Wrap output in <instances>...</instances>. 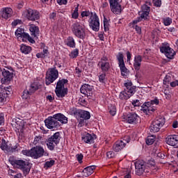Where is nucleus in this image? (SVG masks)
Instances as JSON below:
<instances>
[{
  "label": "nucleus",
  "mask_w": 178,
  "mask_h": 178,
  "mask_svg": "<svg viewBox=\"0 0 178 178\" xmlns=\"http://www.w3.org/2000/svg\"><path fill=\"white\" fill-rule=\"evenodd\" d=\"M67 117L62 113H57L48 117L44 120V124L47 129L58 130L60 129V126H63V124H67Z\"/></svg>",
  "instance_id": "nucleus-1"
},
{
  "label": "nucleus",
  "mask_w": 178,
  "mask_h": 178,
  "mask_svg": "<svg viewBox=\"0 0 178 178\" xmlns=\"http://www.w3.org/2000/svg\"><path fill=\"white\" fill-rule=\"evenodd\" d=\"M22 154L26 156H31L33 159H38L39 158H42V156H49V153L45 151L42 146L40 145H36L31 149H24L22 151Z\"/></svg>",
  "instance_id": "nucleus-2"
},
{
  "label": "nucleus",
  "mask_w": 178,
  "mask_h": 178,
  "mask_svg": "<svg viewBox=\"0 0 178 178\" xmlns=\"http://www.w3.org/2000/svg\"><path fill=\"white\" fill-rule=\"evenodd\" d=\"M70 111L71 113L79 120V126L80 127H83V126L87 123V120L91 119V113L90 111L77 109L76 108H72Z\"/></svg>",
  "instance_id": "nucleus-3"
},
{
  "label": "nucleus",
  "mask_w": 178,
  "mask_h": 178,
  "mask_svg": "<svg viewBox=\"0 0 178 178\" xmlns=\"http://www.w3.org/2000/svg\"><path fill=\"white\" fill-rule=\"evenodd\" d=\"M9 162L12 166L17 168V169H19V170H22L24 176H27V175L30 173V170H31V165L27 161L10 158Z\"/></svg>",
  "instance_id": "nucleus-4"
},
{
  "label": "nucleus",
  "mask_w": 178,
  "mask_h": 178,
  "mask_svg": "<svg viewBox=\"0 0 178 178\" xmlns=\"http://www.w3.org/2000/svg\"><path fill=\"white\" fill-rule=\"evenodd\" d=\"M151 13V7L147 4H143L140 7V10L138 12L139 17L132 21V24H138L141 22H149Z\"/></svg>",
  "instance_id": "nucleus-5"
},
{
  "label": "nucleus",
  "mask_w": 178,
  "mask_h": 178,
  "mask_svg": "<svg viewBox=\"0 0 178 178\" xmlns=\"http://www.w3.org/2000/svg\"><path fill=\"white\" fill-rule=\"evenodd\" d=\"M68 82L69 81L67 79H60L56 83L55 93L60 101H62L69 92L67 88H65V84H67Z\"/></svg>",
  "instance_id": "nucleus-6"
},
{
  "label": "nucleus",
  "mask_w": 178,
  "mask_h": 178,
  "mask_svg": "<svg viewBox=\"0 0 178 178\" xmlns=\"http://www.w3.org/2000/svg\"><path fill=\"white\" fill-rule=\"evenodd\" d=\"M125 87L124 90L122 91L119 95L120 99H129L131 97H133L134 94H136V86H133L131 81H128L124 83Z\"/></svg>",
  "instance_id": "nucleus-7"
},
{
  "label": "nucleus",
  "mask_w": 178,
  "mask_h": 178,
  "mask_svg": "<svg viewBox=\"0 0 178 178\" xmlns=\"http://www.w3.org/2000/svg\"><path fill=\"white\" fill-rule=\"evenodd\" d=\"M154 105H159V99L158 97H155L150 102H145L140 106V111L145 113V115H152V113L156 111V106Z\"/></svg>",
  "instance_id": "nucleus-8"
},
{
  "label": "nucleus",
  "mask_w": 178,
  "mask_h": 178,
  "mask_svg": "<svg viewBox=\"0 0 178 178\" xmlns=\"http://www.w3.org/2000/svg\"><path fill=\"white\" fill-rule=\"evenodd\" d=\"M60 132H56L51 136H49L45 140L44 143L46 144L47 149L49 151H55V148L58 147L59 143H60Z\"/></svg>",
  "instance_id": "nucleus-9"
},
{
  "label": "nucleus",
  "mask_w": 178,
  "mask_h": 178,
  "mask_svg": "<svg viewBox=\"0 0 178 178\" xmlns=\"http://www.w3.org/2000/svg\"><path fill=\"white\" fill-rule=\"evenodd\" d=\"M40 88L41 83H40V82L34 81L31 83L30 85L27 86L25 90L22 92V99H30V97Z\"/></svg>",
  "instance_id": "nucleus-10"
},
{
  "label": "nucleus",
  "mask_w": 178,
  "mask_h": 178,
  "mask_svg": "<svg viewBox=\"0 0 178 178\" xmlns=\"http://www.w3.org/2000/svg\"><path fill=\"white\" fill-rule=\"evenodd\" d=\"M13 72H15V70H13V67L10 65H7L6 68L0 67V73H1L3 76L1 79V83L3 84H6L13 80Z\"/></svg>",
  "instance_id": "nucleus-11"
},
{
  "label": "nucleus",
  "mask_w": 178,
  "mask_h": 178,
  "mask_svg": "<svg viewBox=\"0 0 178 178\" xmlns=\"http://www.w3.org/2000/svg\"><path fill=\"white\" fill-rule=\"evenodd\" d=\"M59 77V71L56 67L49 68L46 72L45 84L46 86H51Z\"/></svg>",
  "instance_id": "nucleus-12"
},
{
  "label": "nucleus",
  "mask_w": 178,
  "mask_h": 178,
  "mask_svg": "<svg viewBox=\"0 0 178 178\" xmlns=\"http://www.w3.org/2000/svg\"><path fill=\"white\" fill-rule=\"evenodd\" d=\"M98 67L102 71V73H109L112 67V64L109 62V58L106 56H103L97 63Z\"/></svg>",
  "instance_id": "nucleus-13"
},
{
  "label": "nucleus",
  "mask_w": 178,
  "mask_h": 178,
  "mask_svg": "<svg viewBox=\"0 0 178 178\" xmlns=\"http://www.w3.org/2000/svg\"><path fill=\"white\" fill-rule=\"evenodd\" d=\"M72 32L77 38H80V40H86V29H84V26L79 22L73 24Z\"/></svg>",
  "instance_id": "nucleus-14"
},
{
  "label": "nucleus",
  "mask_w": 178,
  "mask_h": 178,
  "mask_svg": "<svg viewBox=\"0 0 178 178\" xmlns=\"http://www.w3.org/2000/svg\"><path fill=\"white\" fill-rule=\"evenodd\" d=\"M15 34L17 39L22 38L23 42L29 41V42L31 44H35V40H34V39L30 36V34L26 33L24 29L18 28L15 31Z\"/></svg>",
  "instance_id": "nucleus-15"
},
{
  "label": "nucleus",
  "mask_w": 178,
  "mask_h": 178,
  "mask_svg": "<svg viewBox=\"0 0 178 178\" xmlns=\"http://www.w3.org/2000/svg\"><path fill=\"white\" fill-rule=\"evenodd\" d=\"M165 124V118L162 117H157L151 124L149 130L151 133H158L161 128Z\"/></svg>",
  "instance_id": "nucleus-16"
},
{
  "label": "nucleus",
  "mask_w": 178,
  "mask_h": 178,
  "mask_svg": "<svg viewBox=\"0 0 178 178\" xmlns=\"http://www.w3.org/2000/svg\"><path fill=\"white\" fill-rule=\"evenodd\" d=\"M160 52L164 54L168 59H173L176 55V51L170 47L168 42L162 43V46L160 47Z\"/></svg>",
  "instance_id": "nucleus-17"
},
{
  "label": "nucleus",
  "mask_w": 178,
  "mask_h": 178,
  "mask_svg": "<svg viewBox=\"0 0 178 178\" xmlns=\"http://www.w3.org/2000/svg\"><path fill=\"white\" fill-rule=\"evenodd\" d=\"M23 16L31 22H35V20H40V12L31 8H28L24 10L22 13Z\"/></svg>",
  "instance_id": "nucleus-18"
},
{
  "label": "nucleus",
  "mask_w": 178,
  "mask_h": 178,
  "mask_svg": "<svg viewBox=\"0 0 178 178\" xmlns=\"http://www.w3.org/2000/svg\"><path fill=\"white\" fill-rule=\"evenodd\" d=\"M110 9L114 15H120L122 13V4L120 0H108Z\"/></svg>",
  "instance_id": "nucleus-19"
},
{
  "label": "nucleus",
  "mask_w": 178,
  "mask_h": 178,
  "mask_svg": "<svg viewBox=\"0 0 178 178\" xmlns=\"http://www.w3.org/2000/svg\"><path fill=\"white\" fill-rule=\"evenodd\" d=\"M89 26L93 31H99V17L97 15V13H94L93 16H91L88 20Z\"/></svg>",
  "instance_id": "nucleus-20"
},
{
  "label": "nucleus",
  "mask_w": 178,
  "mask_h": 178,
  "mask_svg": "<svg viewBox=\"0 0 178 178\" xmlns=\"http://www.w3.org/2000/svg\"><path fill=\"white\" fill-rule=\"evenodd\" d=\"M13 92L12 86H7L1 88L0 92V104L6 102V99Z\"/></svg>",
  "instance_id": "nucleus-21"
},
{
  "label": "nucleus",
  "mask_w": 178,
  "mask_h": 178,
  "mask_svg": "<svg viewBox=\"0 0 178 178\" xmlns=\"http://www.w3.org/2000/svg\"><path fill=\"white\" fill-rule=\"evenodd\" d=\"M140 120V116L136 113H129L125 117V121L129 124H137Z\"/></svg>",
  "instance_id": "nucleus-22"
},
{
  "label": "nucleus",
  "mask_w": 178,
  "mask_h": 178,
  "mask_svg": "<svg viewBox=\"0 0 178 178\" xmlns=\"http://www.w3.org/2000/svg\"><path fill=\"white\" fill-rule=\"evenodd\" d=\"M97 138L96 134H88V132H83L81 134V140L86 144H92L94 140Z\"/></svg>",
  "instance_id": "nucleus-23"
},
{
  "label": "nucleus",
  "mask_w": 178,
  "mask_h": 178,
  "mask_svg": "<svg viewBox=\"0 0 178 178\" xmlns=\"http://www.w3.org/2000/svg\"><path fill=\"white\" fill-rule=\"evenodd\" d=\"M165 143L168 145L174 147V148H178V136L177 135H169L165 138Z\"/></svg>",
  "instance_id": "nucleus-24"
},
{
  "label": "nucleus",
  "mask_w": 178,
  "mask_h": 178,
  "mask_svg": "<svg viewBox=\"0 0 178 178\" xmlns=\"http://www.w3.org/2000/svg\"><path fill=\"white\" fill-rule=\"evenodd\" d=\"M94 90V86H90L88 83H85L81 86L80 88V91L81 94L84 95H87L88 98L91 97V92Z\"/></svg>",
  "instance_id": "nucleus-25"
},
{
  "label": "nucleus",
  "mask_w": 178,
  "mask_h": 178,
  "mask_svg": "<svg viewBox=\"0 0 178 178\" xmlns=\"http://www.w3.org/2000/svg\"><path fill=\"white\" fill-rule=\"evenodd\" d=\"M136 173L138 176H141L145 171V164L144 161H136L135 163Z\"/></svg>",
  "instance_id": "nucleus-26"
},
{
  "label": "nucleus",
  "mask_w": 178,
  "mask_h": 178,
  "mask_svg": "<svg viewBox=\"0 0 178 178\" xmlns=\"http://www.w3.org/2000/svg\"><path fill=\"white\" fill-rule=\"evenodd\" d=\"M29 31L33 40H34V38H38V35H40V28L38 26L35 24H31L29 26Z\"/></svg>",
  "instance_id": "nucleus-27"
},
{
  "label": "nucleus",
  "mask_w": 178,
  "mask_h": 178,
  "mask_svg": "<svg viewBox=\"0 0 178 178\" xmlns=\"http://www.w3.org/2000/svg\"><path fill=\"white\" fill-rule=\"evenodd\" d=\"M13 14V10L9 7L3 8L1 9V17L5 19V20H8L9 17H12Z\"/></svg>",
  "instance_id": "nucleus-28"
},
{
  "label": "nucleus",
  "mask_w": 178,
  "mask_h": 178,
  "mask_svg": "<svg viewBox=\"0 0 178 178\" xmlns=\"http://www.w3.org/2000/svg\"><path fill=\"white\" fill-rule=\"evenodd\" d=\"M141 62H143V57L140 55H136L134 59V67L136 72H139L141 67Z\"/></svg>",
  "instance_id": "nucleus-29"
},
{
  "label": "nucleus",
  "mask_w": 178,
  "mask_h": 178,
  "mask_svg": "<svg viewBox=\"0 0 178 178\" xmlns=\"http://www.w3.org/2000/svg\"><path fill=\"white\" fill-rule=\"evenodd\" d=\"M126 147V143L123 140H118L113 145V149L115 152H119L121 149Z\"/></svg>",
  "instance_id": "nucleus-30"
},
{
  "label": "nucleus",
  "mask_w": 178,
  "mask_h": 178,
  "mask_svg": "<svg viewBox=\"0 0 178 178\" xmlns=\"http://www.w3.org/2000/svg\"><path fill=\"white\" fill-rule=\"evenodd\" d=\"M95 169V165H90L85 168L83 170V176L85 177H88V176H91L92 174L94 173V170Z\"/></svg>",
  "instance_id": "nucleus-31"
},
{
  "label": "nucleus",
  "mask_w": 178,
  "mask_h": 178,
  "mask_svg": "<svg viewBox=\"0 0 178 178\" xmlns=\"http://www.w3.org/2000/svg\"><path fill=\"white\" fill-rule=\"evenodd\" d=\"M11 145L12 144L9 143V141H6L4 138H2L0 148L2 149V151H6V152H9V151H10Z\"/></svg>",
  "instance_id": "nucleus-32"
},
{
  "label": "nucleus",
  "mask_w": 178,
  "mask_h": 178,
  "mask_svg": "<svg viewBox=\"0 0 178 178\" xmlns=\"http://www.w3.org/2000/svg\"><path fill=\"white\" fill-rule=\"evenodd\" d=\"M49 55V51H48V47L44 48L42 51L40 53H38L36 54V57L38 59H44V58H48V56Z\"/></svg>",
  "instance_id": "nucleus-33"
},
{
  "label": "nucleus",
  "mask_w": 178,
  "mask_h": 178,
  "mask_svg": "<svg viewBox=\"0 0 178 178\" xmlns=\"http://www.w3.org/2000/svg\"><path fill=\"white\" fill-rule=\"evenodd\" d=\"M65 44L70 48H76V40L72 36H69L67 38Z\"/></svg>",
  "instance_id": "nucleus-34"
},
{
  "label": "nucleus",
  "mask_w": 178,
  "mask_h": 178,
  "mask_svg": "<svg viewBox=\"0 0 178 178\" xmlns=\"http://www.w3.org/2000/svg\"><path fill=\"white\" fill-rule=\"evenodd\" d=\"M20 51L22 54H24V55H29V54L31 52V47L22 44L20 45Z\"/></svg>",
  "instance_id": "nucleus-35"
},
{
  "label": "nucleus",
  "mask_w": 178,
  "mask_h": 178,
  "mask_svg": "<svg viewBox=\"0 0 178 178\" xmlns=\"http://www.w3.org/2000/svg\"><path fill=\"white\" fill-rule=\"evenodd\" d=\"M116 58L118 62V65L124 64V56L123 55V52H118Z\"/></svg>",
  "instance_id": "nucleus-36"
},
{
  "label": "nucleus",
  "mask_w": 178,
  "mask_h": 178,
  "mask_svg": "<svg viewBox=\"0 0 178 178\" xmlns=\"http://www.w3.org/2000/svg\"><path fill=\"white\" fill-rule=\"evenodd\" d=\"M44 138H42V135H38L35 136L34 140H33V144L35 145H37V144H42L44 145V141H42Z\"/></svg>",
  "instance_id": "nucleus-37"
},
{
  "label": "nucleus",
  "mask_w": 178,
  "mask_h": 178,
  "mask_svg": "<svg viewBox=\"0 0 178 178\" xmlns=\"http://www.w3.org/2000/svg\"><path fill=\"white\" fill-rule=\"evenodd\" d=\"M120 67V70L121 72V76H122L123 77H124L126 76V74H127V67H126V65L124 64H120L118 65Z\"/></svg>",
  "instance_id": "nucleus-38"
},
{
  "label": "nucleus",
  "mask_w": 178,
  "mask_h": 178,
  "mask_svg": "<svg viewBox=\"0 0 178 178\" xmlns=\"http://www.w3.org/2000/svg\"><path fill=\"white\" fill-rule=\"evenodd\" d=\"M155 138H156V136H155V135L147 136L146 139V144L147 145H152L154 143H155Z\"/></svg>",
  "instance_id": "nucleus-39"
},
{
  "label": "nucleus",
  "mask_w": 178,
  "mask_h": 178,
  "mask_svg": "<svg viewBox=\"0 0 178 178\" xmlns=\"http://www.w3.org/2000/svg\"><path fill=\"white\" fill-rule=\"evenodd\" d=\"M108 112L111 116H115L116 115V106L110 104L108 106Z\"/></svg>",
  "instance_id": "nucleus-40"
},
{
  "label": "nucleus",
  "mask_w": 178,
  "mask_h": 178,
  "mask_svg": "<svg viewBox=\"0 0 178 178\" xmlns=\"http://www.w3.org/2000/svg\"><path fill=\"white\" fill-rule=\"evenodd\" d=\"M81 17H91L94 16V13L90 10L82 11L81 13Z\"/></svg>",
  "instance_id": "nucleus-41"
},
{
  "label": "nucleus",
  "mask_w": 178,
  "mask_h": 178,
  "mask_svg": "<svg viewBox=\"0 0 178 178\" xmlns=\"http://www.w3.org/2000/svg\"><path fill=\"white\" fill-rule=\"evenodd\" d=\"M69 56L72 59L77 58L79 56V49H75L72 51Z\"/></svg>",
  "instance_id": "nucleus-42"
},
{
  "label": "nucleus",
  "mask_w": 178,
  "mask_h": 178,
  "mask_svg": "<svg viewBox=\"0 0 178 178\" xmlns=\"http://www.w3.org/2000/svg\"><path fill=\"white\" fill-rule=\"evenodd\" d=\"M79 6H80L78 4L74 8V12L72 14V19H79Z\"/></svg>",
  "instance_id": "nucleus-43"
},
{
  "label": "nucleus",
  "mask_w": 178,
  "mask_h": 178,
  "mask_svg": "<svg viewBox=\"0 0 178 178\" xmlns=\"http://www.w3.org/2000/svg\"><path fill=\"white\" fill-rule=\"evenodd\" d=\"M164 26H170L172 24V18L167 17L163 19Z\"/></svg>",
  "instance_id": "nucleus-44"
},
{
  "label": "nucleus",
  "mask_w": 178,
  "mask_h": 178,
  "mask_svg": "<svg viewBox=\"0 0 178 178\" xmlns=\"http://www.w3.org/2000/svg\"><path fill=\"white\" fill-rule=\"evenodd\" d=\"M103 23H104V31H109V22H108V19L106 18H104L103 20Z\"/></svg>",
  "instance_id": "nucleus-45"
},
{
  "label": "nucleus",
  "mask_w": 178,
  "mask_h": 178,
  "mask_svg": "<svg viewBox=\"0 0 178 178\" xmlns=\"http://www.w3.org/2000/svg\"><path fill=\"white\" fill-rule=\"evenodd\" d=\"M170 81H172V76L170 75H165L163 79V84L168 86V84H170Z\"/></svg>",
  "instance_id": "nucleus-46"
},
{
  "label": "nucleus",
  "mask_w": 178,
  "mask_h": 178,
  "mask_svg": "<svg viewBox=\"0 0 178 178\" xmlns=\"http://www.w3.org/2000/svg\"><path fill=\"white\" fill-rule=\"evenodd\" d=\"M106 74H108V73L102 72L99 76V83H105V79L106 78Z\"/></svg>",
  "instance_id": "nucleus-47"
},
{
  "label": "nucleus",
  "mask_w": 178,
  "mask_h": 178,
  "mask_svg": "<svg viewBox=\"0 0 178 178\" xmlns=\"http://www.w3.org/2000/svg\"><path fill=\"white\" fill-rule=\"evenodd\" d=\"M152 3L155 8H161L162 6V0H152Z\"/></svg>",
  "instance_id": "nucleus-48"
},
{
  "label": "nucleus",
  "mask_w": 178,
  "mask_h": 178,
  "mask_svg": "<svg viewBox=\"0 0 178 178\" xmlns=\"http://www.w3.org/2000/svg\"><path fill=\"white\" fill-rule=\"evenodd\" d=\"M78 102H79V104L81 105V106H87V105H88V103L87 102V101L85 100V99L83 98V97H80V98L79 99V100H78Z\"/></svg>",
  "instance_id": "nucleus-49"
},
{
  "label": "nucleus",
  "mask_w": 178,
  "mask_h": 178,
  "mask_svg": "<svg viewBox=\"0 0 178 178\" xmlns=\"http://www.w3.org/2000/svg\"><path fill=\"white\" fill-rule=\"evenodd\" d=\"M0 62L3 67H5L6 69V67H8V60H6V58H5V56L1 57V58L0 59Z\"/></svg>",
  "instance_id": "nucleus-50"
},
{
  "label": "nucleus",
  "mask_w": 178,
  "mask_h": 178,
  "mask_svg": "<svg viewBox=\"0 0 178 178\" xmlns=\"http://www.w3.org/2000/svg\"><path fill=\"white\" fill-rule=\"evenodd\" d=\"M55 165V161L54 160H50L49 161H47L44 163V168H52Z\"/></svg>",
  "instance_id": "nucleus-51"
},
{
  "label": "nucleus",
  "mask_w": 178,
  "mask_h": 178,
  "mask_svg": "<svg viewBox=\"0 0 178 178\" xmlns=\"http://www.w3.org/2000/svg\"><path fill=\"white\" fill-rule=\"evenodd\" d=\"M18 147V144L15 145V146H12V145H10V150H8V152H16V151H19V149H17Z\"/></svg>",
  "instance_id": "nucleus-52"
},
{
  "label": "nucleus",
  "mask_w": 178,
  "mask_h": 178,
  "mask_svg": "<svg viewBox=\"0 0 178 178\" xmlns=\"http://www.w3.org/2000/svg\"><path fill=\"white\" fill-rule=\"evenodd\" d=\"M76 158L79 163H81L83 162V158H84V156L83 154H78L76 155Z\"/></svg>",
  "instance_id": "nucleus-53"
},
{
  "label": "nucleus",
  "mask_w": 178,
  "mask_h": 178,
  "mask_svg": "<svg viewBox=\"0 0 178 178\" xmlns=\"http://www.w3.org/2000/svg\"><path fill=\"white\" fill-rule=\"evenodd\" d=\"M133 106H141V102H140L139 99L132 100L131 102Z\"/></svg>",
  "instance_id": "nucleus-54"
},
{
  "label": "nucleus",
  "mask_w": 178,
  "mask_h": 178,
  "mask_svg": "<svg viewBox=\"0 0 178 178\" xmlns=\"http://www.w3.org/2000/svg\"><path fill=\"white\" fill-rule=\"evenodd\" d=\"M5 124V115L3 113H0V126Z\"/></svg>",
  "instance_id": "nucleus-55"
},
{
  "label": "nucleus",
  "mask_w": 178,
  "mask_h": 178,
  "mask_svg": "<svg viewBox=\"0 0 178 178\" xmlns=\"http://www.w3.org/2000/svg\"><path fill=\"white\" fill-rule=\"evenodd\" d=\"M106 156L109 159H111L112 158H115V152H113V151L107 152Z\"/></svg>",
  "instance_id": "nucleus-56"
},
{
  "label": "nucleus",
  "mask_w": 178,
  "mask_h": 178,
  "mask_svg": "<svg viewBox=\"0 0 178 178\" xmlns=\"http://www.w3.org/2000/svg\"><path fill=\"white\" fill-rule=\"evenodd\" d=\"M75 73L77 74L78 77H81V73H83V70L79 68V67H76L75 68Z\"/></svg>",
  "instance_id": "nucleus-57"
},
{
  "label": "nucleus",
  "mask_w": 178,
  "mask_h": 178,
  "mask_svg": "<svg viewBox=\"0 0 178 178\" xmlns=\"http://www.w3.org/2000/svg\"><path fill=\"white\" fill-rule=\"evenodd\" d=\"M23 6H24V1H19V3H17V8L20 10L23 8Z\"/></svg>",
  "instance_id": "nucleus-58"
},
{
  "label": "nucleus",
  "mask_w": 178,
  "mask_h": 178,
  "mask_svg": "<svg viewBox=\"0 0 178 178\" xmlns=\"http://www.w3.org/2000/svg\"><path fill=\"white\" fill-rule=\"evenodd\" d=\"M134 29H135L137 34H141V33H142L141 26H139L138 25H135Z\"/></svg>",
  "instance_id": "nucleus-59"
},
{
  "label": "nucleus",
  "mask_w": 178,
  "mask_h": 178,
  "mask_svg": "<svg viewBox=\"0 0 178 178\" xmlns=\"http://www.w3.org/2000/svg\"><path fill=\"white\" fill-rule=\"evenodd\" d=\"M170 87L175 88V87H177L178 86V80H175L172 82L170 83Z\"/></svg>",
  "instance_id": "nucleus-60"
},
{
  "label": "nucleus",
  "mask_w": 178,
  "mask_h": 178,
  "mask_svg": "<svg viewBox=\"0 0 178 178\" xmlns=\"http://www.w3.org/2000/svg\"><path fill=\"white\" fill-rule=\"evenodd\" d=\"M46 99L47 101H49V102H54L55 97H52V95H47Z\"/></svg>",
  "instance_id": "nucleus-61"
},
{
  "label": "nucleus",
  "mask_w": 178,
  "mask_h": 178,
  "mask_svg": "<svg viewBox=\"0 0 178 178\" xmlns=\"http://www.w3.org/2000/svg\"><path fill=\"white\" fill-rule=\"evenodd\" d=\"M127 62H130L131 60V53L130 51H127Z\"/></svg>",
  "instance_id": "nucleus-62"
},
{
  "label": "nucleus",
  "mask_w": 178,
  "mask_h": 178,
  "mask_svg": "<svg viewBox=\"0 0 178 178\" xmlns=\"http://www.w3.org/2000/svg\"><path fill=\"white\" fill-rule=\"evenodd\" d=\"M55 17H56V13H51L49 14V19L51 20H55Z\"/></svg>",
  "instance_id": "nucleus-63"
},
{
  "label": "nucleus",
  "mask_w": 178,
  "mask_h": 178,
  "mask_svg": "<svg viewBox=\"0 0 178 178\" xmlns=\"http://www.w3.org/2000/svg\"><path fill=\"white\" fill-rule=\"evenodd\" d=\"M98 37H99L100 41H104V33L103 32L99 33Z\"/></svg>",
  "instance_id": "nucleus-64"
}]
</instances>
